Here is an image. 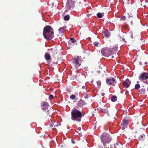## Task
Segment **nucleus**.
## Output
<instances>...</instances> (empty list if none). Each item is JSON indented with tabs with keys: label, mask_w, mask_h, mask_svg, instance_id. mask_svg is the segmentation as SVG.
Returning <instances> with one entry per match:
<instances>
[{
	"label": "nucleus",
	"mask_w": 148,
	"mask_h": 148,
	"mask_svg": "<svg viewBox=\"0 0 148 148\" xmlns=\"http://www.w3.org/2000/svg\"><path fill=\"white\" fill-rule=\"evenodd\" d=\"M43 35L45 38L47 40L52 39L54 36L52 28L50 26H45L43 29Z\"/></svg>",
	"instance_id": "1"
},
{
	"label": "nucleus",
	"mask_w": 148,
	"mask_h": 148,
	"mask_svg": "<svg viewBox=\"0 0 148 148\" xmlns=\"http://www.w3.org/2000/svg\"><path fill=\"white\" fill-rule=\"evenodd\" d=\"M71 114L72 115L71 119L72 120L77 122L81 121L82 115L79 111L75 109L72 110Z\"/></svg>",
	"instance_id": "2"
},
{
	"label": "nucleus",
	"mask_w": 148,
	"mask_h": 148,
	"mask_svg": "<svg viewBox=\"0 0 148 148\" xmlns=\"http://www.w3.org/2000/svg\"><path fill=\"white\" fill-rule=\"evenodd\" d=\"M101 141L103 144L106 143H109L110 142L111 138L110 135L108 133H103L102 134L101 136Z\"/></svg>",
	"instance_id": "3"
},
{
	"label": "nucleus",
	"mask_w": 148,
	"mask_h": 148,
	"mask_svg": "<svg viewBox=\"0 0 148 148\" xmlns=\"http://www.w3.org/2000/svg\"><path fill=\"white\" fill-rule=\"evenodd\" d=\"M139 79L143 82L148 84V73L144 72L141 74L139 77Z\"/></svg>",
	"instance_id": "4"
},
{
	"label": "nucleus",
	"mask_w": 148,
	"mask_h": 148,
	"mask_svg": "<svg viewBox=\"0 0 148 148\" xmlns=\"http://www.w3.org/2000/svg\"><path fill=\"white\" fill-rule=\"evenodd\" d=\"M112 51H111V49L107 47H104L101 49V53L102 55L106 57H108L112 55Z\"/></svg>",
	"instance_id": "5"
},
{
	"label": "nucleus",
	"mask_w": 148,
	"mask_h": 148,
	"mask_svg": "<svg viewBox=\"0 0 148 148\" xmlns=\"http://www.w3.org/2000/svg\"><path fill=\"white\" fill-rule=\"evenodd\" d=\"M81 58L78 56H77L73 59V62L76 67H78L81 65Z\"/></svg>",
	"instance_id": "6"
},
{
	"label": "nucleus",
	"mask_w": 148,
	"mask_h": 148,
	"mask_svg": "<svg viewBox=\"0 0 148 148\" xmlns=\"http://www.w3.org/2000/svg\"><path fill=\"white\" fill-rule=\"evenodd\" d=\"M106 83L109 85L114 86L116 83L115 79L112 77H109L106 79Z\"/></svg>",
	"instance_id": "7"
},
{
	"label": "nucleus",
	"mask_w": 148,
	"mask_h": 148,
	"mask_svg": "<svg viewBox=\"0 0 148 148\" xmlns=\"http://www.w3.org/2000/svg\"><path fill=\"white\" fill-rule=\"evenodd\" d=\"M73 0H68L66 4V7L68 9L73 8L74 4L73 2Z\"/></svg>",
	"instance_id": "8"
},
{
	"label": "nucleus",
	"mask_w": 148,
	"mask_h": 148,
	"mask_svg": "<svg viewBox=\"0 0 148 148\" xmlns=\"http://www.w3.org/2000/svg\"><path fill=\"white\" fill-rule=\"evenodd\" d=\"M42 109L44 110H46L47 109V111L48 110V108L49 105L48 103L46 101H44L41 105Z\"/></svg>",
	"instance_id": "9"
},
{
	"label": "nucleus",
	"mask_w": 148,
	"mask_h": 148,
	"mask_svg": "<svg viewBox=\"0 0 148 148\" xmlns=\"http://www.w3.org/2000/svg\"><path fill=\"white\" fill-rule=\"evenodd\" d=\"M130 84V82L128 79H126L123 83V84L125 88H127L129 86Z\"/></svg>",
	"instance_id": "10"
},
{
	"label": "nucleus",
	"mask_w": 148,
	"mask_h": 148,
	"mask_svg": "<svg viewBox=\"0 0 148 148\" xmlns=\"http://www.w3.org/2000/svg\"><path fill=\"white\" fill-rule=\"evenodd\" d=\"M85 103L84 101L80 100L78 101L77 105V106L80 108H82L83 107V105L85 104Z\"/></svg>",
	"instance_id": "11"
},
{
	"label": "nucleus",
	"mask_w": 148,
	"mask_h": 148,
	"mask_svg": "<svg viewBox=\"0 0 148 148\" xmlns=\"http://www.w3.org/2000/svg\"><path fill=\"white\" fill-rule=\"evenodd\" d=\"M51 50L52 55L53 57H55L56 59V57L55 56L57 54V53L58 50L57 49L55 48H54L52 49Z\"/></svg>",
	"instance_id": "12"
},
{
	"label": "nucleus",
	"mask_w": 148,
	"mask_h": 148,
	"mask_svg": "<svg viewBox=\"0 0 148 148\" xmlns=\"http://www.w3.org/2000/svg\"><path fill=\"white\" fill-rule=\"evenodd\" d=\"M104 35L106 37L108 38L110 35V32L107 29L105 30L103 32Z\"/></svg>",
	"instance_id": "13"
},
{
	"label": "nucleus",
	"mask_w": 148,
	"mask_h": 148,
	"mask_svg": "<svg viewBox=\"0 0 148 148\" xmlns=\"http://www.w3.org/2000/svg\"><path fill=\"white\" fill-rule=\"evenodd\" d=\"M102 112L103 113H104L106 116H110V114L109 111L107 110V108L106 109H104L102 110Z\"/></svg>",
	"instance_id": "14"
},
{
	"label": "nucleus",
	"mask_w": 148,
	"mask_h": 148,
	"mask_svg": "<svg viewBox=\"0 0 148 148\" xmlns=\"http://www.w3.org/2000/svg\"><path fill=\"white\" fill-rule=\"evenodd\" d=\"M66 26H64L58 29L59 32L60 33H64V32L66 30Z\"/></svg>",
	"instance_id": "15"
},
{
	"label": "nucleus",
	"mask_w": 148,
	"mask_h": 148,
	"mask_svg": "<svg viewBox=\"0 0 148 148\" xmlns=\"http://www.w3.org/2000/svg\"><path fill=\"white\" fill-rule=\"evenodd\" d=\"M45 58L47 61L50 60L51 59L50 55L47 53H45Z\"/></svg>",
	"instance_id": "16"
},
{
	"label": "nucleus",
	"mask_w": 148,
	"mask_h": 148,
	"mask_svg": "<svg viewBox=\"0 0 148 148\" xmlns=\"http://www.w3.org/2000/svg\"><path fill=\"white\" fill-rule=\"evenodd\" d=\"M145 135L144 134H142L138 138V140L141 141H143L145 139Z\"/></svg>",
	"instance_id": "17"
},
{
	"label": "nucleus",
	"mask_w": 148,
	"mask_h": 148,
	"mask_svg": "<svg viewBox=\"0 0 148 148\" xmlns=\"http://www.w3.org/2000/svg\"><path fill=\"white\" fill-rule=\"evenodd\" d=\"M128 124V122L127 120L125 119H123L122 121V122L121 124V125H126L127 126Z\"/></svg>",
	"instance_id": "18"
},
{
	"label": "nucleus",
	"mask_w": 148,
	"mask_h": 148,
	"mask_svg": "<svg viewBox=\"0 0 148 148\" xmlns=\"http://www.w3.org/2000/svg\"><path fill=\"white\" fill-rule=\"evenodd\" d=\"M117 50V48L116 46L115 45L114 47H113L112 48V49H111V51H112V54L114 53L115 52H116Z\"/></svg>",
	"instance_id": "19"
},
{
	"label": "nucleus",
	"mask_w": 148,
	"mask_h": 148,
	"mask_svg": "<svg viewBox=\"0 0 148 148\" xmlns=\"http://www.w3.org/2000/svg\"><path fill=\"white\" fill-rule=\"evenodd\" d=\"M145 89L144 88H142L140 90H139V92L142 94H144L145 93Z\"/></svg>",
	"instance_id": "20"
},
{
	"label": "nucleus",
	"mask_w": 148,
	"mask_h": 148,
	"mask_svg": "<svg viewBox=\"0 0 148 148\" xmlns=\"http://www.w3.org/2000/svg\"><path fill=\"white\" fill-rule=\"evenodd\" d=\"M103 15L104 13H101L100 12L98 13L97 14V17L99 18H102V17L103 16Z\"/></svg>",
	"instance_id": "21"
},
{
	"label": "nucleus",
	"mask_w": 148,
	"mask_h": 148,
	"mask_svg": "<svg viewBox=\"0 0 148 148\" xmlns=\"http://www.w3.org/2000/svg\"><path fill=\"white\" fill-rule=\"evenodd\" d=\"M117 100V98L116 96H112L111 98V100L113 102H114L116 101Z\"/></svg>",
	"instance_id": "22"
},
{
	"label": "nucleus",
	"mask_w": 148,
	"mask_h": 148,
	"mask_svg": "<svg viewBox=\"0 0 148 148\" xmlns=\"http://www.w3.org/2000/svg\"><path fill=\"white\" fill-rule=\"evenodd\" d=\"M70 18V16L69 15H67L65 16L64 17V19L65 21H68Z\"/></svg>",
	"instance_id": "23"
},
{
	"label": "nucleus",
	"mask_w": 148,
	"mask_h": 148,
	"mask_svg": "<svg viewBox=\"0 0 148 148\" xmlns=\"http://www.w3.org/2000/svg\"><path fill=\"white\" fill-rule=\"evenodd\" d=\"M84 98L85 99H88V96L86 92H84Z\"/></svg>",
	"instance_id": "24"
},
{
	"label": "nucleus",
	"mask_w": 148,
	"mask_h": 148,
	"mask_svg": "<svg viewBox=\"0 0 148 148\" xmlns=\"http://www.w3.org/2000/svg\"><path fill=\"white\" fill-rule=\"evenodd\" d=\"M70 42L72 43H73L76 42V41L75 39L72 38H70Z\"/></svg>",
	"instance_id": "25"
},
{
	"label": "nucleus",
	"mask_w": 148,
	"mask_h": 148,
	"mask_svg": "<svg viewBox=\"0 0 148 148\" xmlns=\"http://www.w3.org/2000/svg\"><path fill=\"white\" fill-rule=\"evenodd\" d=\"M140 86L139 84H136L135 86V89H138L140 88Z\"/></svg>",
	"instance_id": "26"
},
{
	"label": "nucleus",
	"mask_w": 148,
	"mask_h": 148,
	"mask_svg": "<svg viewBox=\"0 0 148 148\" xmlns=\"http://www.w3.org/2000/svg\"><path fill=\"white\" fill-rule=\"evenodd\" d=\"M75 95H72L70 96V98L72 99H74L75 98Z\"/></svg>",
	"instance_id": "27"
},
{
	"label": "nucleus",
	"mask_w": 148,
	"mask_h": 148,
	"mask_svg": "<svg viewBox=\"0 0 148 148\" xmlns=\"http://www.w3.org/2000/svg\"><path fill=\"white\" fill-rule=\"evenodd\" d=\"M122 126L121 127V129L122 130H124L125 128H126L127 127V126H126V125H121Z\"/></svg>",
	"instance_id": "28"
},
{
	"label": "nucleus",
	"mask_w": 148,
	"mask_h": 148,
	"mask_svg": "<svg viewBox=\"0 0 148 148\" xmlns=\"http://www.w3.org/2000/svg\"><path fill=\"white\" fill-rule=\"evenodd\" d=\"M49 98L50 100H52L53 98V95H50L49 97Z\"/></svg>",
	"instance_id": "29"
},
{
	"label": "nucleus",
	"mask_w": 148,
	"mask_h": 148,
	"mask_svg": "<svg viewBox=\"0 0 148 148\" xmlns=\"http://www.w3.org/2000/svg\"><path fill=\"white\" fill-rule=\"evenodd\" d=\"M93 44L95 46L97 47L98 46L99 44V43L97 42H93Z\"/></svg>",
	"instance_id": "30"
},
{
	"label": "nucleus",
	"mask_w": 148,
	"mask_h": 148,
	"mask_svg": "<svg viewBox=\"0 0 148 148\" xmlns=\"http://www.w3.org/2000/svg\"><path fill=\"white\" fill-rule=\"evenodd\" d=\"M121 19L123 20H125V16H122L121 18Z\"/></svg>",
	"instance_id": "31"
},
{
	"label": "nucleus",
	"mask_w": 148,
	"mask_h": 148,
	"mask_svg": "<svg viewBox=\"0 0 148 148\" xmlns=\"http://www.w3.org/2000/svg\"><path fill=\"white\" fill-rule=\"evenodd\" d=\"M97 84L99 86H100L101 85V82L100 81H98L97 82Z\"/></svg>",
	"instance_id": "32"
},
{
	"label": "nucleus",
	"mask_w": 148,
	"mask_h": 148,
	"mask_svg": "<svg viewBox=\"0 0 148 148\" xmlns=\"http://www.w3.org/2000/svg\"><path fill=\"white\" fill-rule=\"evenodd\" d=\"M61 125V123H59L58 124H57L56 125H54L55 127H56V126H60Z\"/></svg>",
	"instance_id": "33"
},
{
	"label": "nucleus",
	"mask_w": 148,
	"mask_h": 148,
	"mask_svg": "<svg viewBox=\"0 0 148 148\" xmlns=\"http://www.w3.org/2000/svg\"><path fill=\"white\" fill-rule=\"evenodd\" d=\"M82 133H79L78 134V135L80 136H82Z\"/></svg>",
	"instance_id": "34"
},
{
	"label": "nucleus",
	"mask_w": 148,
	"mask_h": 148,
	"mask_svg": "<svg viewBox=\"0 0 148 148\" xmlns=\"http://www.w3.org/2000/svg\"><path fill=\"white\" fill-rule=\"evenodd\" d=\"M78 129L79 131H80L81 130V127H79L78 128Z\"/></svg>",
	"instance_id": "35"
},
{
	"label": "nucleus",
	"mask_w": 148,
	"mask_h": 148,
	"mask_svg": "<svg viewBox=\"0 0 148 148\" xmlns=\"http://www.w3.org/2000/svg\"><path fill=\"white\" fill-rule=\"evenodd\" d=\"M139 64L140 65H142V62H139Z\"/></svg>",
	"instance_id": "36"
},
{
	"label": "nucleus",
	"mask_w": 148,
	"mask_h": 148,
	"mask_svg": "<svg viewBox=\"0 0 148 148\" xmlns=\"http://www.w3.org/2000/svg\"><path fill=\"white\" fill-rule=\"evenodd\" d=\"M116 144L117 145V146L115 147V148H117L119 146H118V144L117 143H116Z\"/></svg>",
	"instance_id": "37"
},
{
	"label": "nucleus",
	"mask_w": 148,
	"mask_h": 148,
	"mask_svg": "<svg viewBox=\"0 0 148 148\" xmlns=\"http://www.w3.org/2000/svg\"><path fill=\"white\" fill-rule=\"evenodd\" d=\"M75 95H76L77 96L78 95V94L77 93L75 92Z\"/></svg>",
	"instance_id": "38"
},
{
	"label": "nucleus",
	"mask_w": 148,
	"mask_h": 148,
	"mask_svg": "<svg viewBox=\"0 0 148 148\" xmlns=\"http://www.w3.org/2000/svg\"><path fill=\"white\" fill-rule=\"evenodd\" d=\"M85 86H82V88H83V89L85 88Z\"/></svg>",
	"instance_id": "39"
},
{
	"label": "nucleus",
	"mask_w": 148,
	"mask_h": 148,
	"mask_svg": "<svg viewBox=\"0 0 148 148\" xmlns=\"http://www.w3.org/2000/svg\"><path fill=\"white\" fill-rule=\"evenodd\" d=\"M131 36L132 38H133V36L132 35H131Z\"/></svg>",
	"instance_id": "40"
},
{
	"label": "nucleus",
	"mask_w": 148,
	"mask_h": 148,
	"mask_svg": "<svg viewBox=\"0 0 148 148\" xmlns=\"http://www.w3.org/2000/svg\"><path fill=\"white\" fill-rule=\"evenodd\" d=\"M50 125L51 127H53V125L52 124H50Z\"/></svg>",
	"instance_id": "41"
},
{
	"label": "nucleus",
	"mask_w": 148,
	"mask_h": 148,
	"mask_svg": "<svg viewBox=\"0 0 148 148\" xmlns=\"http://www.w3.org/2000/svg\"><path fill=\"white\" fill-rule=\"evenodd\" d=\"M104 93H102V96H103V95H104Z\"/></svg>",
	"instance_id": "42"
},
{
	"label": "nucleus",
	"mask_w": 148,
	"mask_h": 148,
	"mask_svg": "<svg viewBox=\"0 0 148 148\" xmlns=\"http://www.w3.org/2000/svg\"><path fill=\"white\" fill-rule=\"evenodd\" d=\"M147 62H145V64H147Z\"/></svg>",
	"instance_id": "43"
},
{
	"label": "nucleus",
	"mask_w": 148,
	"mask_h": 148,
	"mask_svg": "<svg viewBox=\"0 0 148 148\" xmlns=\"http://www.w3.org/2000/svg\"><path fill=\"white\" fill-rule=\"evenodd\" d=\"M147 91L148 92V88H147Z\"/></svg>",
	"instance_id": "44"
},
{
	"label": "nucleus",
	"mask_w": 148,
	"mask_h": 148,
	"mask_svg": "<svg viewBox=\"0 0 148 148\" xmlns=\"http://www.w3.org/2000/svg\"><path fill=\"white\" fill-rule=\"evenodd\" d=\"M112 58H114V57H113V56H112Z\"/></svg>",
	"instance_id": "45"
},
{
	"label": "nucleus",
	"mask_w": 148,
	"mask_h": 148,
	"mask_svg": "<svg viewBox=\"0 0 148 148\" xmlns=\"http://www.w3.org/2000/svg\"><path fill=\"white\" fill-rule=\"evenodd\" d=\"M100 147H102V148H103V146H101H101H100Z\"/></svg>",
	"instance_id": "46"
},
{
	"label": "nucleus",
	"mask_w": 148,
	"mask_h": 148,
	"mask_svg": "<svg viewBox=\"0 0 148 148\" xmlns=\"http://www.w3.org/2000/svg\"><path fill=\"white\" fill-rule=\"evenodd\" d=\"M96 127V126H95V128Z\"/></svg>",
	"instance_id": "47"
}]
</instances>
